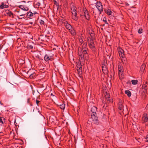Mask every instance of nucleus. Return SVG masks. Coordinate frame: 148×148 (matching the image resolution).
Here are the masks:
<instances>
[{"label":"nucleus","mask_w":148,"mask_h":148,"mask_svg":"<svg viewBox=\"0 0 148 148\" xmlns=\"http://www.w3.org/2000/svg\"><path fill=\"white\" fill-rule=\"evenodd\" d=\"M91 43L88 44L89 47L94 52H95L96 51V47L95 44L94 43Z\"/></svg>","instance_id":"11"},{"label":"nucleus","mask_w":148,"mask_h":148,"mask_svg":"<svg viewBox=\"0 0 148 148\" xmlns=\"http://www.w3.org/2000/svg\"><path fill=\"white\" fill-rule=\"evenodd\" d=\"M142 121V122L143 123L147 122L148 121V114L145 113L143 115Z\"/></svg>","instance_id":"6"},{"label":"nucleus","mask_w":148,"mask_h":148,"mask_svg":"<svg viewBox=\"0 0 148 148\" xmlns=\"http://www.w3.org/2000/svg\"><path fill=\"white\" fill-rule=\"evenodd\" d=\"M106 100L108 101H109V102L111 101V99L110 97H108L107 98H106Z\"/></svg>","instance_id":"42"},{"label":"nucleus","mask_w":148,"mask_h":148,"mask_svg":"<svg viewBox=\"0 0 148 148\" xmlns=\"http://www.w3.org/2000/svg\"><path fill=\"white\" fill-rule=\"evenodd\" d=\"M84 12L85 15V17L87 20H88L90 18L89 13L88 10L85 8L84 9Z\"/></svg>","instance_id":"9"},{"label":"nucleus","mask_w":148,"mask_h":148,"mask_svg":"<svg viewBox=\"0 0 148 148\" xmlns=\"http://www.w3.org/2000/svg\"><path fill=\"white\" fill-rule=\"evenodd\" d=\"M16 12H18L19 13V14H23V13L24 12H22L21 10H19V11H16Z\"/></svg>","instance_id":"45"},{"label":"nucleus","mask_w":148,"mask_h":148,"mask_svg":"<svg viewBox=\"0 0 148 148\" xmlns=\"http://www.w3.org/2000/svg\"><path fill=\"white\" fill-rule=\"evenodd\" d=\"M60 108L64 110L65 108V105L64 103L59 105Z\"/></svg>","instance_id":"29"},{"label":"nucleus","mask_w":148,"mask_h":148,"mask_svg":"<svg viewBox=\"0 0 148 148\" xmlns=\"http://www.w3.org/2000/svg\"><path fill=\"white\" fill-rule=\"evenodd\" d=\"M104 26V25H103V26Z\"/></svg>","instance_id":"55"},{"label":"nucleus","mask_w":148,"mask_h":148,"mask_svg":"<svg viewBox=\"0 0 148 148\" xmlns=\"http://www.w3.org/2000/svg\"><path fill=\"white\" fill-rule=\"evenodd\" d=\"M54 2H55V4H56V5L58 3H57V1L58 0H53Z\"/></svg>","instance_id":"49"},{"label":"nucleus","mask_w":148,"mask_h":148,"mask_svg":"<svg viewBox=\"0 0 148 148\" xmlns=\"http://www.w3.org/2000/svg\"><path fill=\"white\" fill-rule=\"evenodd\" d=\"M95 39H92L89 36L87 38V41L88 44H91V43H94L93 40H95Z\"/></svg>","instance_id":"21"},{"label":"nucleus","mask_w":148,"mask_h":148,"mask_svg":"<svg viewBox=\"0 0 148 148\" xmlns=\"http://www.w3.org/2000/svg\"><path fill=\"white\" fill-rule=\"evenodd\" d=\"M77 71L78 72V76L81 78L82 77V68L81 64H79L77 66Z\"/></svg>","instance_id":"3"},{"label":"nucleus","mask_w":148,"mask_h":148,"mask_svg":"<svg viewBox=\"0 0 148 148\" xmlns=\"http://www.w3.org/2000/svg\"><path fill=\"white\" fill-rule=\"evenodd\" d=\"M27 15L28 16H29L30 17H32L33 16V13L31 12H29L27 14Z\"/></svg>","instance_id":"33"},{"label":"nucleus","mask_w":148,"mask_h":148,"mask_svg":"<svg viewBox=\"0 0 148 148\" xmlns=\"http://www.w3.org/2000/svg\"><path fill=\"white\" fill-rule=\"evenodd\" d=\"M146 108L147 109H148V104L147 105V106H146Z\"/></svg>","instance_id":"51"},{"label":"nucleus","mask_w":148,"mask_h":148,"mask_svg":"<svg viewBox=\"0 0 148 148\" xmlns=\"http://www.w3.org/2000/svg\"><path fill=\"white\" fill-rule=\"evenodd\" d=\"M82 52H79L78 54L79 56V59L80 61L83 62L84 60V56L85 57L86 56H88V50H82Z\"/></svg>","instance_id":"1"},{"label":"nucleus","mask_w":148,"mask_h":148,"mask_svg":"<svg viewBox=\"0 0 148 148\" xmlns=\"http://www.w3.org/2000/svg\"><path fill=\"white\" fill-rule=\"evenodd\" d=\"M97 112V107L95 106L93 107L91 110V117L97 116V114L96 112Z\"/></svg>","instance_id":"5"},{"label":"nucleus","mask_w":148,"mask_h":148,"mask_svg":"<svg viewBox=\"0 0 148 148\" xmlns=\"http://www.w3.org/2000/svg\"><path fill=\"white\" fill-rule=\"evenodd\" d=\"M132 84L136 85L138 83V81L137 80H132L131 81Z\"/></svg>","instance_id":"30"},{"label":"nucleus","mask_w":148,"mask_h":148,"mask_svg":"<svg viewBox=\"0 0 148 148\" xmlns=\"http://www.w3.org/2000/svg\"><path fill=\"white\" fill-rule=\"evenodd\" d=\"M102 71L105 74H107L108 73V70L106 66L105 65L102 66Z\"/></svg>","instance_id":"14"},{"label":"nucleus","mask_w":148,"mask_h":148,"mask_svg":"<svg viewBox=\"0 0 148 148\" xmlns=\"http://www.w3.org/2000/svg\"><path fill=\"white\" fill-rule=\"evenodd\" d=\"M18 8H20V10H21V11H23L24 12H25L26 13V12L29 10L28 8L25 5H19L18 6Z\"/></svg>","instance_id":"8"},{"label":"nucleus","mask_w":148,"mask_h":148,"mask_svg":"<svg viewBox=\"0 0 148 148\" xmlns=\"http://www.w3.org/2000/svg\"><path fill=\"white\" fill-rule=\"evenodd\" d=\"M5 122V119L3 117H0V123L3 124Z\"/></svg>","instance_id":"27"},{"label":"nucleus","mask_w":148,"mask_h":148,"mask_svg":"<svg viewBox=\"0 0 148 148\" xmlns=\"http://www.w3.org/2000/svg\"><path fill=\"white\" fill-rule=\"evenodd\" d=\"M90 37L91 38H92V39H95V34L93 32L92 33H90Z\"/></svg>","instance_id":"28"},{"label":"nucleus","mask_w":148,"mask_h":148,"mask_svg":"<svg viewBox=\"0 0 148 148\" xmlns=\"http://www.w3.org/2000/svg\"><path fill=\"white\" fill-rule=\"evenodd\" d=\"M80 18L81 19V20H83L84 19V18H86L85 17V15L84 14H80Z\"/></svg>","instance_id":"36"},{"label":"nucleus","mask_w":148,"mask_h":148,"mask_svg":"<svg viewBox=\"0 0 148 148\" xmlns=\"http://www.w3.org/2000/svg\"><path fill=\"white\" fill-rule=\"evenodd\" d=\"M147 82H145V84H144L142 85V88H147Z\"/></svg>","instance_id":"35"},{"label":"nucleus","mask_w":148,"mask_h":148,"mask_svg":"<svg viewBox=\"0 0 148 148\" xmlns=\"http://www.w3.org/2000/svg\"><path fill=\"white\" fill-rule=\"evenodd\" d=\"M53 55L51 53L46 54L44 57V60L46 62L51 60L53 58Z\"/></svg>","instance_id":"4"},{"label":"nucleus","mask_w":148,"mask_h":148,"mask_svg":"<svg viewBox=\"0 0 148 148\" xmlns=\"http://www.w3.org/2000/svg\"><path fill=\"white\" fill-rule=\"evenodd\" d=\"M29 100H30L29 99H27V102L28 103H29Z\"/></svg>","instance_id":"53"},{"label":"nucleus","mask_w":148,"mask_h":148,"mask_svg":"<svg viewBox=\"0 0 148 148\" xmlns=\"http://www.w3.org/2000/svg\"><path fill=\"white\" fill-rule=\"evenodd\" d=\"M88 50V48L87 47L82 48V50Z\"/></svg>","instance_id":"50"},{"label":"nucleus","mask_w":148,"mask_h":148,"mask_svg":"<svg viewBox=\"0 0 148 148\" xmlns=\"http://www.w3.org/2000/svg\"><path fill=\"white\" fill-rule=\"evenodd\" d=\"M71 12L72 13H73L77 12V8L76 7L74 6L73 5H72V7H71Z\"/></svg>","instance_id":"18"},{"label":"nucleus","mask_w":148,"mask_h":148,"mask_svg":"<svg viewBox=\"0 0 148 148\" xmlns=\"http://www.w3.org/2000/svg\"><path fill=\"white\" fill-rule=\"evenodd\" d=\"M92 120L93 123L95 124L98 125L99 123V122L98 120V118L97 117V116H93V117H91V118Z\"/></svg>","instance_id":"10"},{"label":"nucleus","mask_w":148,"mask_h":148,"mask_svg":"<svg viewBox=\"0 0 148 148\" xmlns=\"http://www.w3.org/2000/svg\"><path fill=\"white\" fill-rule=\"evenodd\" d=\"M28 48H29V49H33V46H32V45H29L28 46Z\"/></svg>","instance_id":"47"},{"label":"nucleus","mask_w":148,"mask_h":148,"mask_svg":"<svg viewBox=\"0 0 148 148\" xmlns=\"http://www.w3.org/2000/svg\"><path fill=\"white\" fill-rule=\"evenodd\" d=\"M87 32L90 34V33H92V32H93V31L92 30H88L87 31Z\"/></svg>","instance_id":"43"},{"label":"nucleus","mask_w":148,"mask_h":148,"mask_svg":"<svg viewBox=\"0 0 148 148\" xmlns=\"http://www.w3.org/2000/svg\"><path fill=\"white\" fill-rule=\"evenodd\" d=\"M87 43L86 42H84L82 45V48L87 47Z\"/></svg>","instance_id":"37"},{"label":"nucleus","mask_w":148,"mask_h":148,"mask_svg":"<svg viewBox=\"0 0 148 148\" xmlns=\"http://www.w3.org/2000/svg\"><path fill=\"white\" fill-rule=\"evenodd\" d=\"M105 12L108 15H111L112 13L111 10L110 9H106Z\"/></svg>","instance_id":"23"},{"label":"nucleus","mask_w":148,"mask_h":148,"mask_svg":"<svg viewBox=\"0 0 148 148\" xmlns=\"http://www.w3.org/2000/svg\"><path fill=\"white\" fill-rule=\"evenodd\" d=\"M51 96H54L53 94L51 93Z\"/></svg>","instance_id":"54"},{"label":"nucleus","mask_w":148,"mask_h":148,"mask_svg":"<svg viewBox=\"0 0 148 148\" xmlns=\"http://www.w3.org/2000/svg\"><path fill=\"white\" fill-rule=\"evenodd\" d=\"M103 21L106 24H108V23H107V18L106 17H105L103 18Z\"/></svg>","instance_id":"38"},{"label":"nucleus","mask_w":148,"mask_h":148,"mask_svg":"<svg viewBox=\"0 0 148 148\" xmlns=\"http://www.w3.org/2000/svg\"><path fill=\"white\" fill-rule=\"evenodd\" d=\"M26 14V13L25 12H24L23 14H19V16H17V17L19 19H22L23 18H25V17L23 16H24Z\"/></svg>","instance_id":"13"},{"label":"nucleus","mask_w":148,"mask_h":148,"mask_svg":"<svg viewBox=\"0 0 148 148\" xmlns=\"http://www.w3.org/2000/svg\"><path fill=\"white\" fill-rule=\"evenodd\" d=\"M40 102V101L38 100L37 99H36V104L38 106H40L39 103Z\"/></svg>","instance_id":"41"},{"label":"nucleus","mask_w":148,"mask_h":148,"mask_svg":"<svg viewBox=\"0 0 148 148\" xmlns=\"http://www.w3.org/2000/svg\"><path fill=\"white\" fill-rule=\"evenodd\" d=\"M142 93L145 95V96H146L145 94L147 92V88H142Z\"/></svg>","instance_id":"31"},{"label":"nucleus","mask_w":148,"mask_h":148,"mask_svg":"<svg viewBox=\"0 0 148 148\" xmlns=\"http://www.w3.org/2000/svg\"><path fill=\"white\" fill-rule=\"evenodd\" d=\"M125 93L127 95L130 97L131 96V92L129 90H126L125 91Z\"/></svg>","instance_id":"24"},{"label":"nucleus","mask_w":148,"mask_h":148,"mask_svg":"<svg viewBox=\"0 0 148 148\" xmlns=\"http://www.w3.org/2000/svg\"><path fill=\"white\" fill-rule=\"evenodd\" d=\"M1 5H0V8L1 9H3L4 8H8L9 7L8 5H6L4 4L3 2L1 3Z\"/></svg>","instance_id":"22"},{"label":"nucleus","mask_w":148,"mask_h":148,"mask_svg":"<svg viewBox=\"0 0 148 148\" xmlns=\"http://www.w3.org/2000/svg\"><path fill=\"white\" fill-rule=\"evenodd\" d=\"M118 109L120 110H123V106L122 105V102L121 101H119V103Z\"/></svg>","instance_id":"17"},{"label":"nucleus","mask_w":148,"mask_h":148,"mask_svg":"<svg viewBox=\"0 0 148 148\" xmlns=\"http://www.w3.org/2000/svg\"><path fill=\"white\" fill-rule=\"evenodd\" d=\"M33 15L34 14L35 15V14H37V12H34L33 13Z\"/></svg>","instance_id":"52"},{"label":"nucleus","mask_w":148,"mask_h":148,"mask_svg":"<svg viewBox=\"0 0 148 148\" xmlns=\"http://www.w3.org/2000/svg\"><path fill=\"white\" fill-rule=\"evenodd\" d=\"M145 65L144 64H143L140 67V73H143L145 68Z\"/></svg>","instance_id":"19"},{"label":"nucleus","mask_w":148,"mask_h":148,"mask_svg":"<svg viewBox=\"0 0 148 148\" xmlns=\"http://www.w3.org/2000/svg\"><path fill=\"white\" fill-rule=\"evenodd\" d=\"M40 25H44V24H45V22H44V21L42 20H40Z\"/></svg>","instance_id":"39"},{"label":"nucleus","mask_w":148,"mask_h":148,"mask_svg":"<svg viewBox=\"0 0 148 148\" xmlns=\"http://www.w3.org/2000/svg\"><path fill=\"white\" fill-rule=\"evenodd\" d=\"M7 15L10 17H14V14L13 13L9 10H8L6 11Z\"/></svg>","instance_id":"15"},{"label":"nucleus","mask_w":148,"mask_h":148,"mask_svg":"<svg viewBox=\"0 0 148 148\" xmlns=\"http://www.w3.org/2000/svg\"><path fill=\"white\" fill-rule=\"evenodd\" d=\"M118 51L120 56L122 58H123L125 57V54L123 50L121 47H119L118 49Z\"/></svg>","instance_id":"7"},{"label":"nucleus","mask_w":148,"mask_h":148,"mask_svg":"<svg viewBox=\"0 0 148 148\" xmlns=\"http://www.w3.org/2000/svg\"><path fill=\"white\" fill-rule=\"evenodd\" d=\"M96 7L100 14L103 11V7L101 2L97 1L96 3Z\"/></svg>","instance_id":"2"},{"label":"nucleus","mask_w":148,"mask_h":148,"mask_svg":"<svg viewBox=\"0 0 148 148\" xmlns=\"http://www.w3.org/2000/svg\"><path fill=\"white\" fill-rule=\"evenodd\" d=\"M36 6H38V7H39L40 5V2H37L36 4Z\"/></svg>","instance_id":"44"},{"label":"nucleus","mask_w":148,"mask_h":148,"mask_svg":"<svg viewBox=\"0 0 148 148\" xmlns=\"http://www.w3.org/2000/svg\"><path fill=\"white\" fill-rule=\"evenodd\" d=\"M34 76V74H32L29 75V77L31 78H32Z\"/></svg>","instance_id":"46"},{"label":"nucleus","mask_w":148,"mask_h":148,"mask_svg":"<svg viewBox=\"0 0 148 148\" xmlns=\"http://www.w3.org/2000/svg\"><path fill=\"white\" fill-rule=\"evenodd\" d=\"M143 29H139L138 30V32L139 34H141L142 33Z\"/></svg>","instance_id":"40"},{"label":"nucleus","mask_w":148,"mask_h":148,"mask_svg":"<svg viewBox=\"0 0 148 148\" xmlns=\"http://www.w3.org/2000/svg\"><path fill=\"white\" fill-rule=\"evenodd\" d=\"M69 31L72 35L73 36H75L76 35V32H75V31L74 29L72 28L71 29V30H69Z\"/></svg>","instance_id":"25"},{"label":"nucleus","mask_w":148,"mask_h":148,"mask_svg":"<svg viewBox=\"0 0 148 148\" xmlns=\"http://www.w3.org/2000/svg\"><path fill=\"white\" fill-rule=\"evenodd\" d=\"M146 142H148V134L147 135L146 137Z\"/></svg>","instance_id":"48"},{"label":"nucleus","mask_w":148,"mask_h":148,"mask_svg":"<svg viewBox=\"0 0 148 148\" xmlns=\"http://www.w3.org/2000/svg\"><path fill=\"white\" fill-rule=\"evenodd\" d=\"M135 139L137 141L139 142V143H142L143 141V140L142 138H138V137H136L135 138Z\"/></svg>","instance_id":"26"},{"label":"nucleus","mask_w":148,"mask_h":148,"mask_svg":"<svg viewBox=\"0 0 148 148\" xmlns=\"http://www.w3.org/2000/svg\"><path fill=\"white\" fill-rule=\"evenodd\" d=\"M77 12L73 13H72V18L75 21H77L78 20V17L77 16Z\"/></svg>","instance_id":"12"},{"label":"nucleus","mask_w":148,"mask_h":148,"mask_svg":"<svg viewBox=\"0 0 148 148\" xmlns=\"http://www.w3.org/2000/svg\"><path fill=\"white\" fill-rule=\"evenodd\" d=\"M118 70L119 71V75L120 76V75L121 74V75H122V73L123 72V70L122 69H120L119 67L118 68Z\"/></svg>","instance_id":"34"},{"label":"nucleus","mask_w":148,"mask_h":148,"mask_svg":"<svg viewBox=\"0 0 148 148\" xmlns=\"http://www.w3.org/2000/svg\"><path fill=\"white\" fill-rule=\"evenodd\" d=\"M65 25L66 29L68 30L69 31L71 30V29L72 28L71 25L67 23L65 24Z\"/></svg>","instance_id":"16"},{"label":"nucleus","mask_w":148,"mask_h":148,"mask_svg":"<svg viewBox=\"0 0 148 148\" xmlns=\"http://www.w3.org/2000/svg\"><path fill=\"white\" fill-rule=\"evenodd\" d=\"M79 41L81 43L80 45H81L84 42V41L83 40L82 37H80L79 38Z\"/></svg>","instance_id":"32"},{"label":"nucleus","mask_w":148,"mask_h":148,"mask_svg":"<svg viewBox=\"0 0 148 148\" xmlns=\"http://www.w3.org/2000/svg\"><path fill=\"white\" fill-rule=\"evenodd\" d=\"M95 39H92L89 36L87 38V41L88 44H91V43H94L93 40H95Z\"/></svg>","instance_id":"20"}]
</instances>
